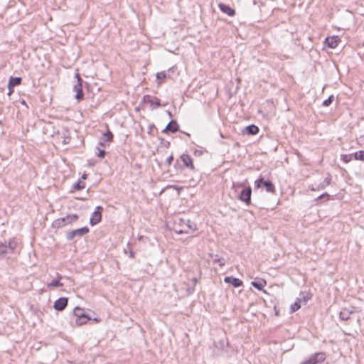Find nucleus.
Here are the masks:
<instances>
[{
    "label": "nucleus",
    "instance_id": "9b49d317",
    "mask_svg": "<svg viewBox=\"0 0 364 364\" xmlns=\"http://www.w3.org/2000/svg\"><path fill=\"white\" fill-rule=\"evenodd\" d=\"M218 7L223 13L226 14L229 16H233L235 14V11L228 5L220 3Z\"/></svg>",
    "mask_w": 364,
    "mask_h": 364
},
{
    "label": "nucleus",
    "instance_id": "7c9ffc66",
    "mask_svg": "<svg viewBox=\"0 0 364 364\" xmlns=\"http://www.w3.org/2000/svg\"><path fill=\"white\" fill-rule=\"evenodd\" d=\"M333 100V96L331 95L327 100H324L323 102V106H328L330 104H331Z\"/></svg>",
    "mask_w": 364,
    "mask_h": 364
},
{
    "label": "nucleus",
    "instance_id": "a19ab883",
    "mask_svg": "<svg viewBox=\"0 0 364 364\" xmlns=\"http://www.w3.org/2000/svg\"><path fill=\"white\" fill-rule=\"evenodd\" d=\"M130 257H134V255H133V252H130Z\"/></svg>",
    "mask_w": 364,
    "mask_h": 364
},
{
    "label": "nucleus",
    "instance_id": "20e7f679",
    "mask_svg": "<svg viewBox=\"0 0 364 364\" xmlns=\"http://www.w3.org/2000/svg\"><path fill=\"white\" fill-rule=\"evenodd\" d=\"M181 223L183 225V229H181L180 230H176V232L179 234L182 233H189L191 232H193L196 230V225L191 221L190 220H181Z\"/></svg>",
    "mask_w": 364,
    "mask_h": 364
},
{
    "label": "nucleus",
    "instance_id": "39448f33",
    "mask_svg": "<svg viewBox=\"0 0 364 364\" xmlns=\"http://www.w3.org/2000/svg\"><path fill=\"white\" fill-rule=\"evenodd\" d=\"M326 358L323 353H316L306 359L301 364H317L318 363L323 362Z\"/></svg>",
    "mask_w": 364,
    "mask_h": 364
},
{
    "label": "nucleus",
    "instance_id": "58836bf2",
    "mask_svg": "<svg viewBox=\"0 0 364 364\" xmlns=\"http://www.w3.org/2000/svg\"><path fill=\"white\" fill-rule=\"evenodd\" d=\"M86 178H87V174H85V173L82 174V179H84V180H85V179H86Z\"/></svg>",
    "mask_w": 364,
    "mask_h": 364
},
{
    "label": "nucleus",
    "instance_id": "a211bd4d",
    "mask_svg": "<svg viewBox=\"0 0 364 364\" xmlns=\"http://www.w3.org/2000/svg\"><path fill=\"white\" fill-rule=\"evenodd\" d=\"M21 77H10V80H9V89L11 90V87L16 86V85H18L21 83Z\"/></svg>",
    "mask_w": 364,
    "mask_h": 364
},
{
    "label": "nucleus",
    "instance_id": "e433bc0d",
    "mask_svg": "<svg viewBox=\"0 0 364 364\" xmlns=\"http://www.w3.org/2000/svg\"><path fill=\"white\" fill-rule=\"evenodd\" d=\"M171 188H172L173 189L177 190V191H180L183 188L182 187H179L177 186H171Z\"/></svg>",
    "mask_w": 364,
    "mask_h": 364
},
{
    "label": "nucleus",
    "instance_id": "4468645a",
    "mask_svg": "<svg viewBox=\"0 0 364 364\" xmlns=\"http://www.w3.org/2000/svg\"><path fill=\"white\" fill-rule=\"evenodd\" d=\"M178 128L179 127L177 122L176 121L172 120L167 124L164 132H171L172 133H174L178 130Z\"/></svg>",
    "mask_w": 364,
    "mask_h": 364
},
{
    "label": "nucleus",
    "instance_id": "ea45409f",
    "mask_svg": "<svg viewBox=\"0 0 364 364\" xmlns=\"http://www.w3.org/2000/svg\"><path fill=\"white\" fill-rule=\"evenodd\" d=\"M94 321L97 323L100 322V319L97 318H94Z\"/></svg>",
    "mask_w": 364,
    "mask_h": 364
},
{
    "label": "nucleus",
    "instance_id": "423d86ee",
    "mask_svg": "<svg viewBox=\"0 0 364 364\" xmlns=\"http://www.w3.org/2000/svg\"><path fill=\"white\" fill-rule=\"evenodd\" d=\"M77 215L76 214L68 215L65 218H62L60 219H57L53 222V226L56 228H59L65 225L67 223H71L72 222L76 220L77 219Z\"/></svg>",
    "mask_w": 364,
    "mask_h": 364
},
{
    "label": "nucleus",
    "instance_id": "dca6fc26",
    "mask_svg": "<svg viewBox=\"0 0 364 364\" xmlns=\"http://www.w3.org/2000/svg\"><path fill=\"white\" fill-rule=\"evenodd\" d=\"M245 131L250 135H255L259 132V128L254 124L249 125L245 128Z\"/></svg>",
    "mask_w": 364,
    "mask_h": 364
},
{
    "label": "nucleus",
    "instance_id": "4c0bfd02",
    "mask_svg": "<svg viewBox=\"0 0 364 364\" xmlns=\"http://www.w3.org/2000/svg\"><path fill=\"white\" fill-rule=\"evenodd\" d=\"M323 197H326V198H327V199H328V198H329V196H328L327 193H324V194L321 195V196L318 197V198H323Z\"/></svg>",
    "mask_w": 364,
    "mask_h": 364
},
{
    "label": "nucleus",
    "instance_id": "393cba45",
    "mask_svg": "<svg viewBox=\"0 0 364 364\" xmlns=\"http://www.w3.org/2000/svg\"><path fill=\"white\" fill-rule=\"evenodd\" d=\"M354 158L356 160L364 161V151H359L354 154Z\"/></svg>",
    "mask_w": 364,
    "mask_h": 364
},
{
    "label": "nucleus",
    "instance_id": "a878e982",
    "mask_svg": "<svg viewBox=\"0 0 364 364\" xmlns=\"http://www.w3.org/2000/svg\"><path fill=\"white\" fill-rule=\"evenodd\" d=\"M0 254L1 255L10 254L9 249L7 247V245L6 244L0 245Z\"/></svg>",
    "mask_w": 364,
    "mask_h": 364
},
{
    "label": "nucleus",
    "instance_id": "9d476101",
    "mask_svg": "<svg viewBox=\"0 0 364 364\" xmlns=\"http://www.w3.org/2000/svg\"><path fill=\"white\" fill-rule=\"evenodd\" d=\"M340 38L338 36H333L326 38V45L331 48H335L340 42Z\"/></svg>",
    "mask_w": 364,
    "mask_h": 364
},
{
    "label": "nucleus",
    "instance_id": "bb28decb",
    "mask_svg": "<svg viewBox=\"0 0 364 364\" xmlns=\"http://www.w3.org/2000/svg\"><path fill=\"white\" fill-rule=\"evenodd\" d=\"M341 159L345 163H348L353 159V156L351 154H343L341 156Z\"/></svg>",
    "mask_w": 364,
    "mask_h": 364
},
{
    "label": "nucleus",
    "instance_id": "72a5a7b5",
    "mask_svg": "<svg viewBox=\"0 0 364 364\" xmlns=\"http://www.w3.org/2000/svg\"><path fill=\"white\" fill-rule=\"evenodd\" d=\"M215 262H218V264L220 266V267H223L225 264V260L223 258H218V259H215Z\"/></svg>",
    "mask_w": 364,
    "mask_h": 364
},
{
    "label": "nucleus",
    "instance_id": "4be33fe9",
    "mask_svg": "<svg viewBox=\"0 0 364 364\" xmlns=\"http://www.w3.org/2000/svg\"><path fill=\"white\" fill-rule=\"evenodd\" d=\"M300 303H301V299H297V301L291 306V312H295L296 311H297L300 309V307H301Z\"/></svg>",
    "mask_w": 364,
    "mask_h": 364
},
{
    "label": "nucleus",
    "instance_id": "ddd939ff",
    "mask_svg": "<svg viewBox=\"0 0 364 364\" xmlns=\"http://www.w3.org/2000/svg\"><path fill=\"white\" fill-rule=\"evenodd\" d=\"M225 283L231 284L235 287H240L242 285V282L240 279L233 277H226L224 279Z\"/></svg>",
    "mask_w": 364,
    "mask_h": 364
},
{
    "label": "nucleus",
    "instance_id": "6e6552de",
    "mask_svg": "<svg viewBox=\"0 0 364 364\" xmlns=\"http://www.w3.org/2000/svg\"><path fill=\"white\" fill-rule=\"evenodd\" d=\"M102 208L101 206L96 207L95 210L92 214L90 220V223L92 225H97L98 223L100 222L101 218H102Z\"/></svg>",
    "mask_w": 364,
    "mask_h": 364
},
{
    "label": "nucleus",
    "instance_id": "79ce46f5",
    "mask_svg": "<svg viewBox=\"0 0 364 364\" xmlns=\"http://www.w3.org/2000/svg\"><path fill=\"white\" fill-rule=\"evenodd\" d=\"M99 145L103 146L104 144L102 142H100V143H99Z\"/></svg>",
    "mask_w": 364,
    "mask_h": 364
},
{
    "label": "nucleus",
    "instance_id": "7ed1b4c3",
    "mask_svg": "<svg viewBox=\"0 0 364 364\" xmlns=\"http://www.w3.org/2000/svg\"><path fill=\"white\" fill-rule=\"evenodd\" d=\"M75 78L77 80L76 84L73 86V91L76 92L75 97L78 100H81L83 98V92L82 86V79L79 73L75 74Z\"/></svg>",
    "mask_w": 364,
    "mask_h": 364
},
{
    "label": "nucleus",
    "instance_id": "473e14b6",
    "mask_svg": "<svg viewBox=\"0 0 364 364\" xmlns=\"http://www.w3.org/2000/svg\"><path fill=\"white\" fill-rule=\"evenodd\" d=\"M76 236V233L75 232V230H73L68 233L67 238L68 240H73Z\"/></svg>",
    "mask_w": 364,
    "mask_h": 364
},
{
    "label": "nucleus",
    "instance_id": "c9c22d12",
    "mask_svg": "<svg viewBox=\"0 0 364 364\" xmlns=\"http://www.w3.org/2000/svg\"><path fill=\"white\" fill-rule=\"evenodd\" d=\"M172 161H173V156H169L166 159V164H167L168 165H170V164H171Z\"/></svg>",
    "mask_w": 364,
    "mask_h": 364
},
{
    "label": "nucleus",
    "instance_id": "1a4fd4ad",
    "mask_svg": "<svg viewBox=\"0 0 364 364\" xmlns=\"http://www.w3.org/2000/svg\"><path fill=\"white\" fill-rule=\"evenodd\" d=\"M68 299L65 297L59 298L54 303V309L57 311H63L68 305Z\"/></svg>",
    "mask_w": 364,
    "mask_h": 364
},
{
    "label": "nucleus",
    "instance_id": "c756f323",
    "mask_svg": "<svg viewBox=\"0 0 364 364\" xmlns=\"http://www.w3.org/2000/svg\"><path fill=\"white\" fill-rule=\"evenodd\" d=\"M75 188L77 190L83 189L85 187V185L84 183L79 181L78 183H75L74 185Z\"/></svg>",
    "mask_w": 364,
    "mask_h": 364
},
{
    "label": "nucleus",
    "instance_id": "f8f14e48",
    "mask_svg": "<svg viewBox=\"0 0 364 364\" xmlns=\"http://www.w3.org/2000/svg\"><path fill=\"white\" fill-rule=\"evenodd\" d=\"M144 102L149 103L151 107H154L155 108L161 106L160 100L155 97L146 95L144 98Z\"/></svg>",
    "mask_w": 364,
    "mask_h": 364
},
{
    "label": "nucleus",
    "instance_id": "f03ea898",
    "mask_svg": "<svg viewBox=\"0 0 364 364\" xmlns=\"http://www.w3.org/2000/svg\"><path fill=\"white\" fill-rule=\"evenodd\" d=\"M262 186H264L266 188V191L268 193H275V187L274 184L269 181H264V178L262 177L258 178L255 181V187L256 188H259Z\"/></svg>",
    "mask_w": 364,
    "mask_h": 364
},
{
    "label": "nucleus",
    "instance_id": "6ab92c4d",
    "mask_svg": "<svg viewBox=\"0 0 364 364\" xmlns=\"http://www.w3.org/2000/svg\"><path fill=\"white\" fill-rule=\"evenodd\" d=\"M6 245L9 252L13 253L17 247V242L14 239H12L9 241V243Z\"/></svg>",
    "mask_w": 364,
    "mask_h": 364
},
{
    "label": "nucleus",
    "instance_id": "2eb2a0df",
    "mask_svg": "<svg viewBox=\"0 0 364 364\" xmlns=\"http://www.w3.org/2000/svg\"><path fill=\"white\" fill-rule=\"evenodd\" d=\"M181 159L184 164V165L188 167V168H190L191 169H193L194 168V166H193V161H192V159L187 154H183L181 156Z\"/></svg>",
    "mask_w": 364,
    "mask_h": 364
},
{
    "label": "nucleus",
    "instance_id": "aec40b11",
    "mask_svg": "<svg viewBox=\"0 0 364 364\" xmlns=\"http://www.w3.org/2000/svg\"><path fill=\"white\" fill-rule=\"evenodd\" d=\"M89 232V229L87 227H83L77 230H75V232L76 233V236L81 237Z\"/></svg>",
    "mask_w": 364,
    "mask_h": 364
},
{
    "label": "nucleus",
    "instance_id": "b1692460",
    "mask_svg": "<svg viewBox=\"0 0 364 364\" xmlns=\"http://www.w3.org/2000/svg\"><path fill=\"white\" fill-rule=\"evenodd\" d=\"M113 139V135L110 131H107L103 134V140L105 141H111Z\"/></svg>",
    "mask_w": 364,
    "mask_h": 364
},
{
    "label": "nucleus",
    "instance_id": "5701e85b",
    "mask_svg": "<svg viewBox=\"0 0 364 364\" xmlns=\"http://www.w3.org/2000/svg\"><path fill=\"white\" fill-rule=\"evenodd\" d=\"M157 83L159 85L162 82V81L166 78L165 72H160L156 74Z\"/></svg>",
    "mask_w": 364,
    "mask_h": 364
},
{
    "label": "nucleus",
    "instance_id": "f3484780",
    "mask_svg": "<svg viewBox=\"0 0 364 364\" xmlns=\"http://www.w3.org/2000/svg\"><path fill=\"white\" fill-rule=\"evenodd\" d=\"M58 279L53 280L50 283L48 284V287H63V284L60 282V280L62 279V276L59 274H57Z\"/></svg>",
    "mask_w": 364,
    "mask_h": 364
},
{
    "label": "nucleus",
    "instance_id": "f704fd0d",
    "mask_svg": "<svg viewBox=\"0 0 364 364\" xmlns=\"http://www.w3.org/2000/svg\"><path fill=\"white\" fill-rule=\"evenodd\" d=\"M300 299H301V301H302L304 304H306V302L310 299V297L309 296V295H305V296H303V297L300 298Z\"/></svg>",
    "mask_w": 364,
    "mask_h": 364
},
{
    "label": "nucleus",
    "instance_id": "412c9836",
    "mask_svg": "<svg viewBox=\"0 0 364 364\" xmlns=\"http://www.w3.org/2000/svg\"><path fill=\"white\" fill-rule=\"evenodd\" d=\"M265 284H266V282L264 281H262V282H252V283H251V284L254 287L257 288L259 290H262Z\"/></svg>",
    "mask_w": 364,
    "mask_h": 364
},
{
    "label": "nucleus",
    "instance_id": "cd10ccee",
    "mask_svg": "<svg viewBox=\"0 0 364 364\" xmlns=\"http://www.w3.org/2000/svg\"><path fill=\"white\" fill-rule=\"evenodd\" d=\"M331 183V178H326L323 182L319 186V188H323L326 186H328Z\"/></svg>",
    "mask_w": 364,
    "mask_h": 364
},
{
    "label": "nucleus",
    "instance_id": "2f4dec72",
    "mask_svg": "<svg viewBox=\"0 0 364 364\" xmlns=\"http://www.w3.org/2000/svg\"><path fill=\"white\" fill-rule=\"evenodd\" d=\"M97 149L98 150V153L97 154V156L100 158H104L105 155V150L101 149L100 147H97Z\"/></svg>",
    "mask_w": 364,
    "mask_h": 364
},
{
    "label": "nucleus",
    "instance_id": "f257e3e1",
    "mask_svg": "<svg viewBox=\"0 0 364 364\" xmlns=\"http://www.w3.org/2000/svg\"><path fill=\"white\" fill-rule=\"evenodd\" d=\"M73 314L76 317L75 323L77 326L84 325L87 323L89 320H91V318L85 314V310L80 307H75Z\"/></svg>",
    "mask_w": 364,
    "mask_h": 364
},
{
    "label": "nucleus",
    "instance_id": "0eeeda50",
    "mask_svg": "<svg viewBox=\"0 0 364 364\" xmlns=\"http://www.w3.org/2000/svg\"><path fill=\"white\" fill-rule=\"evenodd\" d=\"M252 189L250 186L245 188L239 195V199L245 203L246 205H250L251 203Z\"/></svg>",
    "mask_w": 364,
    "mask_h": 364
},
{
    "label": "nucleus",
    "instance_id": "c85d7f7f",
    "mask_svg": "<svg viewBox=\"0 0 364 364\" xmlns=\"http://www.w3.org/2000/svg\"><path fill=\"white\" fill-rule=\"evenodd\" d=\"M340 317L343 320H347L348 318V313L346 310H343L341 311Z\"/></svg>",
    "mask_w": 364,
    "mask_h": 364
}]
</instances>
